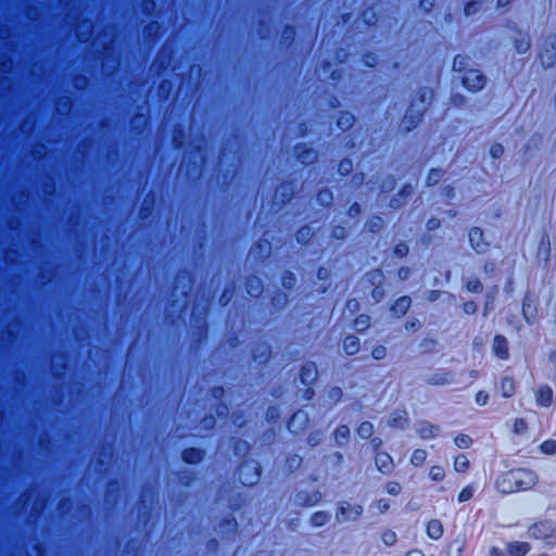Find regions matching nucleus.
Returning <instances> with one entry per match:
<instances>
[{
	"instance_id": "38",
	"label": "nucleus",
	"mask_w": 556,
	"mask_h": 556,
	"mask_svg": "<svg viewBox=\"0 0 556 556\" xmlns=\"http://www.w3.org/2000/svg\"><path fill=\"white\" fill-rule=\"evenodd\" d=\"M467 290L470 292H480L482 290V286L478 280H469L467 282Z\"/></svg>"
},
{
	"instance_id": "48",
	"label": "nucleus",
	"mask_w": 556,
	"mask_h": 556,
	"mask_svg": "<svg viewBox=\"0 0 556 556\" xmlns=\"http://www.w3.org/2000/svg\"><path fill=\"white\" fill-rule=\"evenodd\" d=\"M502 552L498 548L493 547L491 549V556H501Z\"/></svg>"
},
{
	"instance_id": "8",
	"label": "nucleus",
	"mask_w": 556,
	"mask_h": 556,
	"mask_svg": "<svg viewBox=\"0 0 556 556\" xmlns=\"http://www.w3.org/2000/svg\"><path fill=\"white\" fill-rule=\"evenodd\" d=\"M493 351L498 357L506 358L508 356V343L506 338L496 336L493 341Z\"/></svg>"
},
{
	"instance_id": "17",
	"label": "nucleus",
	"mask_w": 556,
	"mask_h": 556,
	"mask_svg": "<svg viewBox=\"0 0 556 556\" xmlns=\"http://www.w3.org/2000/svg\"><path fill=\"white\" fill-rule=\"evenodd\" d=\"M427 451L422 448L415 450L410 457V464L415 467H420L427 459Z\"/></svg>"
},
{
	"instance_id": "14",
	"label": "nucleus",
	"mask_w": 556,
	"mask_h": 556,
	"mask_svg": "<svg viewBox=\"0 0 556 556\" xmlns=\"http://www.w3.org/2000/svg\"><path fill=\"white\" fill-rule=\"evenodd\" d=\"M359 342L356 337H346L343 341V350L349 355H354L358 351Z\"/></svg>"
},
{
	"instance_id": "7",
	"label": "nucleus",
	"mask_w": 556,
	"mask_h": 556,
	"mask_svg": "<svg viewBox=\"0 0 556 556\" xmlns=\"http://www.w3.org/2000/svg\"><path fill=\"white\" fill-rule=\"evenodd\" d=\"M553 402V390L548 386L539 387L535 390V403L542 407L551 406Z\"/></svg>"
},
{
	"instance_id": "2",
	"label": "nucleus",
	"mask_w": 556,
	"mask_h": 556,
	"mask_svg": "<svg viewBox=\"0 0 556 556\" xmlns=\"http://www.w3.org/2000/svg\"><path fill=\"white\" fill-rule=\"evenodd\" d=\"M529 535L538 540L556 539V528L549 521H540L529 528Z\"/></svg>"
},
{
	"instance_id": "40",
	"label": "nucleus",
	"mask_w": 556,
	"mask_h": 556,
	"mask_svg": "<svg viewBox=\"0 0 556 556\" xmlns=\"http://www.w3.org/2000/svg\"><path fill=\"white\" fill-rule=\"evenodd\" d=\"M490 153H491L492 157L497 159V157L502 156V154L504 153V148L502 144H493L491 147Z\"/></svg>"
},
{
	"instance_id": "19",
	"label": "nucleus",
	"mask_w": 556,
	"mask_h": 556,
	"mask_svg": "<svg viewBox=\"0 0 556 556\" xmlns=\"http://www.w3.org/2000/svg\"><path fill=\"white\" fill-rule=\"evenodd\" d=\"M391 425L399 428H404L407 425L406 412H397L391 416Z\"/></svg>"
},
{
	"instance_id": "46",
	"label": "nucleus",
	"mask_w": 556,
	"mask_h": 556,
	"mask_svg": "<svg viewBox=\"0 0 556 556\" xmlns=\"http://www.w3.org/2000/svg\"><path fill=\"white\" fill-rule=\"evenodd\" d=\"M406 556H425V554L421 551L415 549L410 551L406 554Z\"/></svg>"
},
{
	"instance_id": "4",
	"label": "nucleus",
	"mask_w": 556,
	"mask_h": 556,
	"mask_svg": "<svg viewBox=\"0 0 556 556\" xmlns=\"http://www.w3.org/2000/svg\"><path fill=\"white\" fill-rule=\"evenodd\" d=\"M464 85L469 90H480L483 88L485 79L477 70H469L463 78Z\"/></svg>"
},
{
	"instance_id": "35",
	"label": "nucleus",
	"mask_w": 556,
	"mask_h": 556,
	"mask_svg": "<svg viewBox=\"0 0 556 556\" xmlns=\"http://www.w3.org/2000/svg\"><path fill=\"white\" fill-rule=\"evenodd\" d=\"M442 177V173L439 169H433L429 173L428 176V184L434 185L437 184Z\"/></svg>"
},
{
	"instance_id": "1",
	"label": "nucleus",
	"mask_w": 556,
	"mask_h": 556,
	"mask_svg": "<svg viewBox=\"0 0 556 556\" xmlns=\"http://www.w3.org/2000/svg\"><path fill=\"white\" fill-rule=\"evenodd\" d=\"M538 482V476L528 469L517 468L500 475L495 482V489L502 494L532 489Z\"/></svg>"
},
{
	"instance_id": "41",
	"label": "nucleus",
	"mask_w": 556,
	"mask_h": 556,
	"mask_svg": "<svg viewBox=\"0 0 556 556\" xmlns=\"http://www.w3.org/2000/svg\"><path fill=\"white\" fill-rule=\"evenodd\" d=\"M386 355H387V350L384 346H377L372 351V357L376 359H382L386 357Z\"/></svg>"
},
{
	"instance_id": "5",
	"label": "nucleus",
	"mask_w": 556,
	"mask_h": 556,
	"mask_svg": "<svg viewBox=\"0 0 556 556\" xmlns=\"http://www.w3.org/2000/svg\"><path fill=\"white\" fill-rule=\"evenodd\" d=\"M469 241L471 247L478 252V253H484L490 243L484 240V236L481 229L479 228H472L469 232Z\"/></svg>"
},
{
	"instance_id": "9",
	"label": "nucleus",
	"mask_w": 556,
	"mask_h": 556,
	"mask_svg": "<svg viewBox=\"0 0 556 556\" xmlns=\"http://www.w3.org/2000/svg\"><path fill=\"white\" fill-rule=\"evenodd\" d=\"M376 466L381 472H389L393 468L392 457L387 453L376 455Z\"/></svg>"
},
{
	"instance_id": "25",
	"label": "nucleus",
	"mask_w": 556,
	"mask_h": 556,
	"mask_svg": "<svg viewBox=\"0 0 556 556\" xmlns=\"http://www.w3.org/2000/svg\"><path fill=\"white\" fill-rule=\"evenodd\" d=\"M357 433L361 438H370L374 433V427L370 422H362L357 429Z\"/></svg>"
},
{
	"instance_id": "26",
	"label": "nucleus",
	"mask_w": 556,
	"mask_h": 556,
	"mask_svg": "<svg viewBox=\"0 0 556 556\" xmlns=\"http://www.w3.org/2000/svg\"><path fill=\"white\" fill-rule=\"evenodd\" d=\"M528 429V424L522 418H517L513 422V431L516 434H523Z\"/></svg>"
},
{
	"instance_id": "3",
	"label": "nucleus",
	"mask_w": 556,
	"mask_h": 556,
	"mask_svg": "<svg viewBox=\"0 0 556 556\" xmlns=\"http://www.w3.org/2000/svg\"><path fill=\"white\" fill-rule=\"evenodd\" d=\"M362 513L363 507L361 505L344 502L340 504L336 519L338 522L353 521L356 520Z\"/></svg>"
},
{
	"instance_id": "23",
	"label": "nucleus",
	"mask_w": 556,
	"mask_h": 556,
	"mask_svg": "<svg viewBox=\"0 0 556 556\" xmlns=\"http://www.w3.org/2000/svg\"><path fill=\"white\" fill-rule=\"evenodd\" d=\"M454 443L459 448H469L472 444V440L468 434H458L454 439Z\"/></svg>"
},
{
	"instance_id": "52",
	"label": "nucleus",
	"mask_w": 556,
	"mask_h": 556,
	"mask_svg": "<svg viewBox=\"0 0 556 556\" xmlns=\"http://www.w3.org/2000/svg\"><path fill=\"white\" fill-rule=\"evenodd\" d=\"M425 100H426V94H424V96H422V98H421V100H420V101H421V102H425Z\"/></svg>"
},
{
	"instance_id": "27",
	"label": "nucleus",
	"mask_w": 556,
	"mask_h": 556,
	"mask_svg": "<svg viewBox=\"0 0 556 556\" xmlns=\"http://www.w3.org/2000/svg\"><path fill=\"white\" fill-rule=\"evenodd\" d=\"M522 313L527 323H531L534 317V308L529 300H526L522 305Z\"/></svg>"
},
{
	"instance_id": "11",
	"label": "nucleus",
	"mask_w": 556,
	"mask_h": 556,
	"mask_svg": "<svg viewBox=\"0 0 556 556\" xmlns=\"http://www.w3.org/2000/svg\"><path fill=\"white\" fill-rule=\"evenodd\" d=\"M510 556H525L529 553V545L525 542H513L507 547Z\"/></svg>"
},
{
	"instance_id": "22",
	"label": "nucleus",
	"mask_w": 556,
	"mask_h": 556,
	"mask_svg": "<svg viewBox=\"0 0 556 556\" xmlns=\"http://www.w3.org/2000/svg\"><path fill=\"white\" fill-rule=\"evenodd\" d=\"M556 55V43H552L551 50L546 51L545 54H541V60L544 66H551L555 60Z\"/></svg>"
},
{
	"instance_id": "45",
	"label": "nucleus",
	"mask_w": 556,
	"mask_h": 556,
	"mask_svg": "<svg viewBox=\"0 0 556 556\" xmlns=\"http://www.w3.org/2000/svg\"><path fill=\"white\" fill-rule=\"evenodd\" d=\"M475 5L476 4L472 3V2H469V3L466 4L465 11H466L467 15L472 14L476 11Z\"/></svg>"
},
{
	"instance_id": "47",
	"label": "nucleus",
	"mask_w": 556,
	"mask_h": 556,
	"mask_svg": "<svg viewBox=\"0 0 556 556\" xmlns=\"http://www.w3.org/2000/svg\"><path fill=\"white\" fill-rule=\"evenodd\" d=\"M407 275H408V269H404L402 268L400 271H399V276L403 279L407 278Z\"/></svg>"
},
{
	"instance_id": "6",
	"label": "nucleus",
	"mask_w": 556,
	"mask_h": 556,
	"mask_svg": "<svg viewBox=\"0 0 556 556\" xmlns=\"http://www.w3.org/2000/svg\"><path fill=\"white\" fill-rule=\"evenodd\" d=\"M416 431L420 439L429 440L435 438L439 434L440 428L428 421H420L416 426Z\"/></svg>"
},
{
	"instance_id": "32",
	"label": "nucleus",
	"mask_w": 556,
	"mask_h": 556,
	"mask_svg": "<svg viewBox=\"0 0 556 556\" xmlns=\"http://www.w3.org/2000/svg\"><path fill=\"white\" fill-rule=\"evenodd\" d=\"M473 495V490L472 488L470 486H466L459 493H458V501L460 503L463 502H467L469 501Z\"/></svg>"
},
{
	"instance_id": "33",
	"label": "nucleus",
	"mask_w": 556,
	"mask_h": 556,
	"mask_svg": "<svg viewBox=\"0 0 556 556\" xmlns=\"http://www.w3.org/2000/svg\"><path fill=\"white\" fill-rule=\"evenodd\" d=\"M401 484L399 482H395V481H391L389 482L387 485H386V491L388 494L390 495H397L400 494L401 492Z\"/></svg>"
},
{
	"instance_id": "39",
	"label": "nucleus",
	"mask_w": 556,
	"mask_h": 556,
	"mask_svg": "<svg viewBox=\"0 0 556 556\" xmlns=\"http://www.w3.org/2000/svg\"><path fill=\"white\" fill-rule=\"evenodd\" d=\"M396 540V535L394 532L392 531H388V532H384L382 534V541L387 544V545H392L394 544Z\"/></svg>"
},
{
	"instance_id": "24",
	"label": "nucleus",
	"mask_w": 556,
	"mask_h": 556,
	"mask_svg": "<svg viewBox=\"0 0 556 556\" xmlns=\"http://www.w3.org/2000/svg\"><path fill=\"white\" fill-rule=\"evenodd\" d=\"M349 434H350V429L348 426H340L337 430H336V433H334V438H336V441L339 443V444H343L348 438H349Z\"/></svg>"
},
{
	"instance_id": "50",
	"label": "nucleus",
	"mask_w": 556,
	"mask_h": 556,
	"mask_svg": "<svg viewBox=\"0 0 556 556\" xmlns=\"http://www.w3.org/2000/svg\"><path fill=\"white\" fill-rule=\"evenodd\" d=\"M511 0H498V4L500 5H506L510 2Z\"/></svg>"
},
{
	"instance_id": "10",
	"label": "nucleus",
	"mask_w": 556,
	"mask_h": 556,
	"mask_svg": "<svg viewBox=\"0 0 556 556\" xmlns=\"http://www.w3.org/2000/svg\"><path fill=\"white\" fill-rule=\"evenodd\" d=\"M444 532L443 525L438 519H432L427 525V534L432 540H438Z\"/></svg>"
},
{
	"instance_id": "30",
	"label": "nucleus",
	"mask_w": 556,
	"mask_h": 556,
	"mask_svg": "<svg viewBox=\"0 0 556 556\" xmlns=\"http://www.w3.org/2000/svg\"><path fill=\"white\" fill-rule=\"evenodd\" d=\"M184 458L188 463H197L201 459V453L197 450H189L185 452Z\"/></svg>"
},
{
	"instance_id": "49",
	"label": "nucleus",
	"mask_w": 556,
	"mask_h": 556,
	"mask_svg": "<svg viewBox=\"0 0 556 556\" xmlns=\"http://www.w3.org/2000/svg\"><path fill=\"white\" fill-rule=\"evenodd\" d=\"M348 307L352 311L357 307V303L355 301H351L348 303Z\"/></svg>"
},
{
	"instance_id": "12",
	"label": "nucleus",
	"mask_w": 556,
	"mask_h": 556,
	"mask_svg": "<svg viewBox=\"0 0 556 556\" xmlns=\"http://www.w3.org/2000/svg\"><path fill=\"white\" fill-rule=\"evenodd\" d=\"M410 306V299L403 296L399 299L392 306V312L395 316L400 317L404 315Z\"/></svg>"
},
{
	"instance_id": "36",
	"label": "nucleus",
	"mask_w": 556,
	"mask_h": 556,
	"mask_svg": "<svg viewBox=\"0 0 556 556\" xmlns=\"http://www.w3.org/2000/svg\"><path fill=\"white\" fill-rule=\"evenodd\" d=\"M489 402V394L484 391H479L476 394V403L480 406H484Z\"/></svg>"
},
{
	"instance_id": "21",
	"label": "nucleus",
	"mask_w": 556,
	"mask_h": 556,
	"mask_svg": "<svg viewBox=\"0 0 556 556\" xmlns=\"http://www.w3.org/2000/svg\"><path fill=\"white\" fill-rule=\"evenodd\" d=\"M328 520H329V516L325 511H317L311 518V522L314 527H321V526L326 525L328 522Z\"/></svg>"
},
{
	"instance_id": "42",
	"label": "nucleus",
	"mask_w": 556,
	"mask_h": 556,
	"mask_svg": "<svg viewBox=\"0 0 556 556\" xmlns=\"http://www.w3.org/2000/svg\"><path fill=\"white\" fill-rule=\"evenodd\" d=\"M315 370L312 368H307L302 372V380L306 382L307 380L314 379Z\"/></svg>"
},
{
	"instance_id": "37",
	"label": "nucleus",
	"mask_w": 556,
	"mask_h": 556,
	"mask_svg": "<svg viewBox=\"0 0 556 556\" xmlns=\"http://www.w3.org/2000/svg\"><path fill=\"white\" fill-rule=\"evenodd\" d=\"M376 508H377V510H378L379 513H381V514H382V513H386V511H388V510H389V508H390V502H389L388 500H384V498L379 500V501L377 502V504H376Z\"/></svg>"
},
{
	"instance_id": "44",
	"label": "nucleus",
	"mask_w": 556,
	"mask_h": 556,
	"mask_svg": "<svg viewBox=\"0 0 556 556\" xmlns=\"http://www.w3.org/2000/svg\"><path fill=\"white\" fill-rule=\"evenodd\" d=\"M476 304L472 302H468L464 305V309L467 314H472L476 312Z\"/></svg>"
},
{
	"instance_id": "13",
	"label": "nucleus",
	"mask_w": 556,
	"mask_h": 556,
	"mask_svg": "<svg viewBox=\"0 0 556 556\" xmlns=\"http://www.w3.org/2000/svg\"><path fill=\"white\" fill-rule=\"evenodd\" d=\"M307 424V416L303 412L295 413L290 420V429L294 432L299 431L303 426Z\"/></svg>"
},
{
	"instance_id": "20",
	"label": "nucleus",
	"mask_w": 556,
	"mask_h": 556,
	"mask_svg": "<svg viewBox=\"0 0 556 556\" xmlns=\"http://www.w3.org/2000/svg\"><path fill=\"white\" fill-rule=\"evenodd\" d=\"M516 49L520 53H525L530 48V39L528 35L519 34V37L516 39Z\"/></svg>"
},
{
	"instance_id": "43",
	"label": "nucleus",
	"mask_w": 556,
	"mask_h": 556,
	"mask_svg": "<svg viewBox=\"0 0 556 556\" xmlns=\"http://www.w3.org/2000/svg\"><path fill=\"white\" fill-rule=\"evenodd\" d=\"M407 251L408 248L405 244H400L395 249V253L399 254L400 256L406 255Z\"/></svg>"
},
{
	"instance_id": "34",
	"label": "nucleus",
	"mask_w": 556,
	"mask_h": 556,
	"mask_svg": "<svg viewBox=\"0 0 556 556\" xmlns=\"http://www.w3.org/2000/svg\"><path fill=\"white\" fill-rule=\"evenodd\" d=\"M467 64V59L465 56L458 55L454 60L453 68L455 71H463Z\"/></svg>"
},
{
	"instance_id": "51",
	"label": "nucleus",
	"mask_w": 556,
	"mask_h": 556,
	"mask_svg": "<svg viewBox=\"0 0 556 556\" xmlns=\"http://www.w3.org/2000/svg\"><path fill=\"white\" fill-rule=\"evenodd\" d=\"M343 119L345 121L344 123L348 124L353 119V117L351 115H346L343 117Z\"/></svg>"
},
{
	"instance_id": "31",
	"label": "nucleus",
	"mask_w": 556,
	"mask_h": 556,
	"mask_svg": "<svg viewBox=\"0 0 556 556\" xmlns=\"http://www.w3.org/2000/svg\"><path fill=\"white\" fill-rule=\"evenodd\" d=\"M369 326V317L366 315H361L355 320V328L358 331L365 330Z\"/></svg>"
},
{
	"instance_id": "29",
	"label": "nucleus",
	"mask_w": 556,
	"mask_h": 556,
	"mask_svg": "<svg viewBox=\"0 0 556 556\" xmlns=\"http://www.w3.org/2000/svg\"><path fill=\"white\" fill-rule=\"evenodd\" d=\"M245 469H252L254 473H253L252 477H248L244 473H241L242 483H244V484H254L257 481V478H258L257 468L255 466H247Z\"/></svg>"
},
{
	"instance_id": "18",
	"label": "nucleus",
	"mask_w": 556,
	"mask_h": 556,
	"mask_svg": "<svg viewBox=\"0 0 556 556\" xmlns=\"http://www.w3.org/2000/svg\"><path fill=\"white\" fill-rule=\"evenodd\" d=\"M453 467L457 472H465L469 468V460L467 456L464 454L456 456L453 463Z\"/></svg>"
},
{
	"instance_id": "28",
	"label": "nucleus",
	"mask_w": 556,
	"mask_h": 556,
	"mask_svg": "<svg viewBox=\"0 0 556 556\" xmlns=\"http://www.w3.org/2000/svg\"><path fill=\"white\" fill-rule=\"evenodd\" d=\"M544 454L552 455L556 453V440H546L540 445Z\"/></svg>"
},
{
	"instance_id": "15",
	"label": "nucleus",
	"mask_w": 556,
	"mask_h": 556,
	"mask_svg": "<svg viewBox=\"0 0 556 556\" xmlns=\"http://www.w3.org/2000/svg\"><path fill=\"white\" fill-rule=\"evenodd\" d=\"M501 392L504 397H510L515 393V382L511 378H503L501 382Z\"/></svg>"
},
{
	"instance_id": "16",
	"label": "nucleus",
	"mask_w": 556,
	"mask_h": 556,
	"mask_svg": "<svg viewBox=\"0 0 556 556\" xmlns=\"http://www.w3.org/2000/svg\"><path fill=\"white\" fill-rule=\"evenodd\" d=\"M429 478L434 482H441L445 478V469L440 465H433L429 468Z\"/></svg>"
}]
</instances>
